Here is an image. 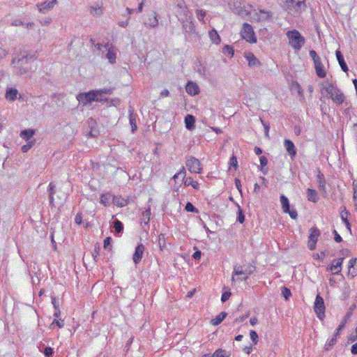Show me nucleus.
<instances>
[{
  "label": "nucleus",
  "mask_w": 357,
  "mask_h": 357,
  "mask_svg": "<svg viewBox=\"0 0 357 357\" xmlns=\"http://www.w3.org/2000/svg\"><path fill=\"white\" fill-rule=\"evenodd\" d=\"M241 36L243 39L246 40V41L249 43H254L257 42V38L252 26L248 23L243 24Z\"/></svg>",
  "instance_id": "nucleus-9"
},
{
  "label": "nucleus",
  "mask_w": 357,
  "mask_h": 357,
  "mask_svg": "<svg viewBox=\"0 0 357 357\" xmlns=\"http://www.w3.org/2000/svg\"><path fill=\"white\" fill-rule=\"evenodd\" d=\"M229 355L226 352V351L222 350V349L216 350L212 355V357H229Z\"/></svg>",
  "instance_id": "nucleus-48"
},
{
  "label": "nucleus",
  "mask_w": 357,
  "mask_h": 357,
  "mask_svg": "<svg viewBox=\"0 0 357 357\" xmlns=\"http://www.w3.org/2000/svg\"><path fill=\"white\" fill-rule=\"evenodd\" d=\"M112 203L117 206L123 207L128 204L127 199L122 198L121 197H116L112 195Z\"/></svg>",
  "instance_id": "nucleus-27"
},
{
  "label": "nucleus",
  "mask_w": 357,
  "mask_h": 357,
  "mask_svg": "<svg viewBox=\"0 0 357 357\" xmlns=\"http://www.w3.org/2000/svg\"><path fill=\"white\" fill-rule=\"evenodd\" d=\"M310 56L312 59L313 61L320 59V57L317 55L316 51H314V50L310 51Z\"/></svg>",
  "instance_id": "nucleus-61"
},
{
  "label": "nucleus",
  "mask_w": 357,
  "mask_h": 357,
  "mask_svg": "<svg viewBox=\"0 0 357 357\" xmlns=\"http://www.w3.org/2000/svg\"><path fill=\"white\" fill-rule=\"evenodd\" d=\"M39 349L46 357H51L54 353L53 349L50 347H45L43 349L42 347L40 346Z\"/></svg>",
  "instance_id": "nucleus-42"
},
{
  "label": "nucleus",
  "mask_w": 357,
  "mask_h": 357,
  "mask_svg": "<svg viewBox=\"0 0 357 357\" xmlns=\"http://www.w3.org/2000/svg\"><path fill=\"white\" fill-rule=\"evenodd\" d=\"M229 165H230V167H234L235 169L237 168V167H238V162H237V158H236V156L232 155L230 158Z\"/></svg>",
  "instance_id": "nucleus-56"
},
{
  "label": "nucleus",
  "mask_w": 357,
  "mask_h": 357,
  "mask_svg": "<svg viewBox=\"0 0 357 357\" xmlns=\"http://www.w3.org/2000/svg\"><path fill=\"white\" fill-rule=\"evenodd\" d=\"M11 25L14 26H22L24 25V22L21 20L15 19L11 22Z\"/></svg>",
  "instance_id": "nucleus-63"
},
{
  "label": "nucleus",
  "mask_w": 357,
  "mask_h": 357,
  "mask_svg": "<svg viewBox=\"0 0 357 357\" xmlns=\"http://www.w3.org/2000/svg\"><path fill=\"white\" fill-rule=\"evenodd\" d=\"M227 316V312H222L218 315H217L214 319H211V323L213 326H218L226 318Z\"/></svg>",
  "instance_id": "nucleus-31"
},
{
  "label": "nucleus",
  "mask_w": 357,
  "mask_h": 357,
  "mask_svg": "<svg viewBox=\"0 0 357 357\" xmlns=\"http://www.w3.org/2000/svg\"><path fill=\"white\" fill-rule=\"evenodd\" d=\"M186 166L191 173L200 174L202 169L200 161L192 156L187 159Z\"/></svg>",
  "instance_id": "nucleus-10"
},
{
  "label": "nucleus",
  "mask_w": 357,
  "mask_h": 357,
  "mask_svg": "<svg viewBox=\"0 0 357 357\" xmlns=\"http://www.w3.org/2000/svg\"><path fill=\"white\" fill-rule=\"evenodd\" d=\"M100 245L98 244H96L95 248H94V252L92 254L95 261H97L98 260V257L100 254Z\"/></svg>",
  "instance_id": "nucleus-55"
},
{
  "label": "nucleus",
  "mask_w": 357,
  "mask_h": 357,
  "mask_svg": "<svg viewBox=\"0 0 357 357\" xmlns=\"http://www.w3.org/2000/svg\"><path fill=\"white\" fill-rule=\"evenodd\" d=\"M222 52L230 57L234 56V50L232 47L229 45H225L222 49Z\"/></svg>",
  "instance_id": "nucleus-49"
},
{
  "label": "nucleus",
  "mask_w": 357,
  "mask_h": 357,
  "mask_svg": "<svg viewBox=\"0 0 357 357\" xmlns=\"http://www.w3.org/2000/svg\"><path fill=\"white\" fill-rule=\"evenodd\" d=\"M195 118L190 114H188L185 117V127L188 130H192L195 128Z\"/></svg>",
  "instance_id": "nucleus-26"
},
{
  "label": "nucleus",
  "mask_w": 357,
  "mask_h": 357,
  "mask_svg": "<svg viewBox=\"0 0 357 357\" xmlns=\"http://www.w3.org/2000/svg\"><path fill=\"white\" fill-rule=\"evenodd\" d=\"M112 200V195L109 193L102 194L100 197V203L105 206H109Z\"/></svg>",
  "instance_id": "nucleus-33"
},
{
  "label": "nucleus",
  "mask_w": 357,
  "mask_h": 357,
  "mask_svg": "<svg viewBox=\"0 0 357 357\" xmlns=\"http://www.w3.org/2000/svg\"><path fill=\"white\" fill-rule=\"evenodd\" d=\"M18 91L15 88H8L6 91L5 98L10 102H13L17 98Z\"/></svg>",
  "instance_id": "nucleus-18"
},
{
  "label": "nucleus",
  "mask_w": 357,
  "mask_h": 357,
  "mask_svg": "<svg viewBox=\"0 0 357 357\" xmlns=\"http://www.w3.org/2000/svg\"><path fill=\"white\" fill-rule=\"evenodd\" d=\"M77 99L83 105L91 103L92 101L105 102L107 100V98H99L96 90H91L87 93H80L77 96Z\"/></svg>",
  "instance_id": "nucleus-6"
},
{
  "label": "nucleus",
  "mask_w": 357,
  "mask_h": 357,
  "mask_svg": "<svg viewBox=\"0 0 357 357\" xmlns=\"http://www.w3.org/2000/svg\"><path fill=\"white\" fill-rule=\"evenodd\" d=\"M287 36L289 45L295 50H300L305 44V38L297 30L287 31Z\"/></svg>",
  "instance_id": "nucleus-3"
},
{
  "label": "nucleus",
  "mask_w": 357,
  "mask_h": 357,
  "mask_svg": "<svg viewBox=\"0 0 357 357\" xmlns=\"http://www.w3.org/2000/svg\"><path fill=\"white\" fill-rule=\"evenodd\" d=\"M319 235L320 231L317 228L312 227L310 229V234L308 241V248L310 250L315 249L316 243Z\"/></svg>",
  "instance_id": "nucleus-12"
},
{
  "label": "nucleus",
  "mask_w": 357,
  "mask_h": 357,
  "mask_svg": "<svg viewBox=\"0 0 357 357\" xmlns=\"http://www.w3.org/2000/svg\"><path fill=\"white\" fill-rule=\"evenodd\" d=\"M317 179L319 190L320 191L326 192V181H325L324 175L321 172H319V173L317 175Z\"/></svg>",
  "instance_id": "nucleus-23"
},
{
  "label": "nucleus",
  "mask_w": 357,
  "mask_h": 357,
  "mask_svg": "<svg viewBox=\"0 0 357 357\" xmlns=\"http://www.w3.org/2000/svg\"><path fill=\"white\" fill-rule=\"evenodd\" d=\"M282 294L286 300H288L289 298L291 296L290 289L286 287H283L282 288Z\"/></svg>",
  "instance_id": "nucleus-52"
},
{
  "label": "nucleus",
  "mask_w": 357,
  "mask_h": 357,
  "mask_svg": "<svg viewBox=\"0 0 357 357\" xmlns=\"http://www.w3.org/2000/svg\"><path fill=\"white\" fill-rule=\"evenodd\" d=\"M55 185L53 183H50L49 184V199L50 204L53 206H54V194L55 192Z\"/></svg>",
  "instance_id": "nucleus-39"
},
{
  "label": "nucleus",
  "mask_w": 357,
  "mask_h": 357,
  "mask_svg": "<svg viewBox=\"0 0 357 357\" xmlns=\"http://www.w3.org/2000/svg\"><path fill=\"white\" fill-rule=\"evenodd\" d=\"M35 130L33 129H26L22 130L20 135L24 140L29 142V139L34 135Z\"/></svg>",
  "instance_id": "nucleus-29"
},
{
  "label": "nucleus",
  "mask_w": 357,
  "mask_h": 357,
  "mask_svg": "<svg viewBox=\"0 0 357 357\" xmlns=\"http://www.w3.org/2000/svg\"><path fill=\"white\" fill-rule=\"evenodd\" d=\"M196 15L199 21L204 23V18L206 15V12L202 9H198L196 10Z\"/></svg>",
  "instance_id": "nucleus-46"
},
{
  "label": "nucleus",
  "mask_w": 357,
  "mask_h": 357,
  "mask_svg": "<svg viewBox=\"0 0 357 357\" xmlns=\"http://www.w3.org/2000/svg\"><path fill=\"white\" fill-rule=\"evenodd\" d=\"M150 215H151V210L150 208L144 211L142 213L141 218V224H144L145 225H148L150 221ZM142 228L144 229V225H142Z\"/></svg>",
  "instance_id": "nucleus-30"
},
{
  "label": "nucleus",
  "mask_w": 357,
  "mask_h": 357,
  "mask_svg": "<svg viewBox=\"0 0 357 357\" xmlns=\"http://www.w3.org/2000/svg\"><path fill=\"white\" fill-rule=\"evenodd\" d=\"M353 199L355 202L356 211H357V178L353 181Z\"/></svg>",
  "instance_id": "nucleus-41"
},
{
  "label": "nucleus",
  "mask_w": 357,
  "mask_h": 357,
  "mask_svg": "<svg viewBox=\"0 0 357 357\" xmlns=\"http://www.w3.org/2000/svg\"><path fill=\"white\" fill-rule=\"evenodd\" d=\"M175 15L179 22L186 19L190 20L192 14L189 10L185 2L183 0L178 1L175 6Z\"/></svg>",
  "instance_id": "nucleus-5"
},
{
  "label": "nucleus",
  "mask_w": 357,
  "mask_h": 357,
  "mask_svg": "<svg viewBox=\"0 0 357 357\" xmlns=\"http://www.w3.org/2000/svg\"><path fill=\"white\" fill-rule=\"evenodd\" d=\"M328 253L327 250L321 251L320 253L317 255V259L323 261Z\"/></svg>",
  "instance_id": "nucleus-64"
},
{
  "label": "nucleus",
  "mask_w": 357,
  "mask_h": 357,
  "mask_svg": "<svg viewBox=\"0 0 357 357\" xmlns=\"http://www.w3.org/2000/svg\"><path fill=\"white\" fill-rule=\"evenodd\" d=\"M195 70L201 75H205L206 74V67L204 66L200 62H198V63L195 65Z\"/></svg>",
  "instance_id": "nucleus-45"
},
{
  "label": "nucleus",
  "mask_w": 357,
  "mask_h": 357,
  "mask_svg": "<svg viewBox=\"0 0 357 357\" xmlns=\"http://www.w3.org/2000/svg\"><path fill=\"white\" fill-rule=\"evenodd\" d=\"M355 307H356L355 304L352 305L349 307V309L347 311L346 315L344 316L342 321L341 322V324L339 325V326L336 329V335H339L340 332L344 328L346 323L350 319L351 317L352 316L353 310L355 309Z\"/></svg>",
  "instance_id": "nucleus-14"
},
{
  "label": "nucleus",
  "mask_w": 357,
  "mask_h": 357,
  "mask_svg": "<svg viewBox=\"0 0 357 357\" xmlns=\"http://www.w3.org/2000/svg\"><path fill=\"white\" fill-rule=\"evenodd\" d=\"M333 234H334V240L337 242V243H340L341 241H342V237L340 236V234L337 232L336 230H333Z\"/></svg>",
  "instance_id": "nucleus-62"
},
{
  "label": "nucleus",
  "mask_w": 357,
  "mask_h": 357,
  "mask_svg": "<svg viewBox=\"0 0 357 357\" xmlns=\"http://www.w3.org/2000/svg\"><path fill=\"white\" fill-rule=\"evenodd\" d=\"M158 245L161 251L166 248V239L164 234H160L158 236Z\"/></svg>",
  "instance_id": "nucleus-40"
},
{
  "label": "nucleus",
  "mask_w": 357,
  "mask_h": 357,
  "mask_svg": "<svg viewBox=\"0 0 357 357\" xmlns=\"http://www.w3.org/2000/svg\"><path fill=\"white\" fill-rule=\"evenodd\" d=\"M209 37L211 40L215 44H219L220 43V37L217 31L214 29L209 31Z\"/></svg>",
  "instance_id": "nucleus-36"
},
{
  "label": "nucleus",
  "mask_w": 357,
  "mask_h": 357,
  "mask_svg": "<svg viewBox=\"0 0 357 357\" xmlns=\"http://www.w3.org/2000/svg\"><path fill=\"white\" fill-rule=\"evenodd\" d=\"M90 13L93 16H100L102 14V6L98 4H94L89 8Z\"/></svg>",
  "instance_id": "nucleus-28"
},
{
  "label": "nucleus",
  "mask_w": 357,
  "mask_h": 357,
  "mask_svg": "<svg viewBox=\"0 0 357 357\" xmlns=\"http://www.w3.org/2000/svg\"><path fill=\"white\" fill-rule=\"evenodd\" d=\"M185 209L188 212L198 213L197 208H196L191 202H188L186 204Z\"/></svg>",
  "instance_id": "nucleus-53"
},
{
  "label": "nucleus",
  "mask_w": 357,
  "mask_h": 357,
  "mask_svg": "<svg viewBox=\"0 0 357 357\" xmlns=\"http://www.w3.org/2000/svg\"><path fill=\"white\" fill-rule=\"evenodd\" d=\"M98 93V96H102L104 94L110 95L113 92V89L112 88L103 89L100 90H96Z\"/></svg>",
  "instance_id": "nucleus-54"
},
{
  "label": "nucleus",
  "mask_w": 357,
  "mask_h": 357,
  "mask_svg": "<svg viewBox=\"0 0 357 357\" xmlns=\"http://www.w3.org/2000/svg\"><path fill=\"white\" fill-rule=\"evenodd\" d=\"M111 242H112V238L111 237H107L104 240V248L105 249L110 248L112 247Z\"/></svg>",
  "instance_id": "nucleus-58"
},
{
  "label": "nucleus",
  "mask_w": 357,
  "mask_h": 357,
  "mask_svg": "<svg viewBox=\"0 0 357 357\" xmlns=\"http://www.w3.org/2000/svg\"><path fill=\"white\" fill-rule=\"evenodd\" d=\"M343 258H339L333 261L332 265L328 268V270L335 271L334 274H338L341 271V266L343 261Z\"/></svg>",
  "instance_id": "nucleus-19"
},
{
  "label": "nucleus",
  "mask_w": 357,
  "mask_h": 357,
  "mask_svg": "<svg viewBox=\"0 0 357 357\" xmlns=\"http://www.w3.org/2000/svg\"><path fill=\"white\" fill-rule=\"evenodd\" d=\"M245 57L248 60V66L250 67H255V66H260V64H261L259 59L252 52L245 53Z\"/></svg>",
  "instance_id": "nucleus-20"
},
{
  "label": "nucleus",
  "mask_w": 357,
  "mask_h": 357,
  "mask_svg": "<svg viewBox=\"0 0 357 357\" xmlns=\"http://www.w3.org/2000/svg\"><path fill=\"white\" fill-rule=\"evenodd\" d=\"M113 227L114 229V232H115V234L116 235H120L123 233V223L116 219L114 222H113Z\"/></svg>",
  "instance_id": "nucleus-32"
},
{
  "label": "nucleus",
  "mask_w": 357,
  "mask_h": 357,
  "mask_svg": "<svg viewBox=\"0 0 357 357\" xmlns=\"http://www.w3.org/2000/svg\"><path fill=\"white\" fill-rule=\"evenodd\" d=\"M259 161H260V165L261 166V171L264 174H266L268 172V169H264V167L267 165L268 159L266 156L262 155L259 158Z\"/></svg>",
  "instance_id": "nucleus-44"
},
{
  "label": "nucleus",
  "mask_w": 357,
  "mask_h": 357,
  "mask_svg": "<svg viewBox=\"0 0 357 357\" xmlns=\"http://www.w3.org/2000/svg\"><path fill=\"white\" fill-rule=\"evenodd\" d=\"M260 120L264 127L265 135L266 137H268V132L270 129L269 124L267 122L264 121L261 119H260Z\"/></svg>",
  "instance_id": "nucleus-60"
},
{
  "label": "nucleus",
  "mask_w": 357,
  "mask_h": 357,
  "mask_svg": "<svg viewBox=\"0 0 357 357\" xmlns=\"http://www.w3.org/2000/svg\"><path fill=\"white\" fill-rule=\"evenodd\" d=\"M231 292L230 291H225L222 294V296H221V301L222 303H225V301H227L230 296H231Z\"/></svg>",
  "instance_id": "nucleus-59"
},
{
  "label": "nucleus",
  "mask_w": 357,
  "mask_h": 357,
  "mask_svg": "<svg viewBox=\"0 0 357 357\" xmlns=\"http://www.w3.org/2000/svg\"><path fill=\"white\" fill-rule=\"evenodd\" d=\"M320 91L322 94L326 92L328 97L337 105L342 104L345 100V96L342 91L335 86L332 82L327 81L321 84Z\"/></svg>",
  "instance_id": "nucleus-2"
},
{
  "label": "nucleus",
  "mask_w": 357,
  "mask_h": 357,
  "mask_svg": "<svg viewBox=\"0 0 357 357\" xmlns=\"http://www.w3.org/2000/svg\"><path fill=\"white\" fill-rule=\"evenodd\" d=\"M34 144H35V139L29 141L26 144L22 146V152H24V153L27 152L34 145Z\"/></svg>",
  "instance_id": "nucleus-51"
},
{
  "label": "nucleus",
  "mask_w": 357,
  "mask_h": 357,
  "mask_svg": "<svg viewBox=\"0 0 357 357\" xmlns=\"http://www.w3.org/2000/svg\"><path fill=\"white\" fill-rule=\"evenodd\" d=\"M186 92L190 95H197L199 92V89L197 84L192 82H188L185 86Z\"/></svg>",
  "instance_id": "nucleus-22"
},
{
  "label": "nucleus",
  "mask_w": 357,
  "mask_h": 357,
  "mask_svg": "<svg viewBox=\"0 0 357 357\" xmlns=\"http://www.w3.org/2000/svg\"><path fill=\"white\" fill-rule=\"evenodd\" d=\"M245 273H247V271H243L242 266H236L234 267V272L232 274L231 282H234L236 280V279L235 278L236 275H243V274H245ZM240 280V279L238 278L237 280Z\"/></svg>",
  "instance_id": "nucleus-34"
},
{
  "label": "nucleus",
  "mask_w": 357,
  "mask_h": 357,
  "mask_svg": "<svg viewBox=\"0 0 357 357\" xmlns=\"http://www.w3.org/2000/svg\"><path fill=\"white\" fill-rule=\"evenodd\" d=\"M284 145L286 148L287 151L291 156V160H294L296 155L297 150L292 141L289 139H285L284 141Z\"/></svg>",
  "instance_id": "nucleus-15"
},
{
  "label": "nucleus",
  "mask_w": 357,
  "mask_h": 357,
  "mask_svg": "<svg viewBox=\"0 0 357 357\" xmlns=\"http://www.w3.org/2000/svg\"><path fill=\"white\" fill-rule=\"evenodd\" d=\"M337 59L342 68V70L347 73L349 70L348 66L344 59V56L340 50H337L335 52Z\"/></svg>",
  "instance_id": "nucleus-24"
},
{
  "label": "nucleus",
  "mask_w": 357,
  "mask_h": 357,
  "mask_svg": "<svg viewBox=\"0 0 357 357\" xmlns=\"http://www.w3.org/2000/svg\"><path fill=\"white\" fill-rule=\"evenodd\" d=\"M250 339L252 340L253 343L257 344L258 342V338H259L257 332L255 331H251L250 332Z\"/></svg>",
  "instance_id": "nucleus-57"
},
{
  "label": "nucleus",
  "mask_w": 357,
  "mask_h": 357,
  "mask_svg": "<svg viewBox=\"0 0 357 357\" xmlns=\"http://www.w3.org/2000/svg\"><path fill=\"white\" fill-rule=\"evenodd\" d=\"M104 47L107 50L106 58L109 60V61L111 63H114L116 62V52L115 48L111 46L109 43L105 44L104 45Z\"/></svg>",
  "instance_id": "nucleus-16"
},
{
  "label": "nucleus",
  "mask_w": 357,
  "mask_h": 357,
  "mask_svg": "<svg viewBox=\"0 0 357 357\" xmlns=\"http://www.w3.org/2000/svg\"><path fill=\"white\" fill-rule=\"evenodd\" d=\"M280 202H281L282 208L284 213H289V216L292 219H294V220L296 219L297 215H298L297 211L295 209H291V210L290 209V204H289V199L285 195H282L280 196Z\"/></svg>",
  "instance_id": "nucleus-11"
},
{
  "label": "nucleus",
  "mask_w": 357,
  "mask_h": 357,
  "mask_svg": "<svg viewBox=\"0 0 357 357\" xmlns=\"http://www.w3.org/2000/svg\"><path fill=\"white\" fill-rule=\"evenodd\" d=\"M316 73L319 77L323 78L326 77V71L324 69V65L321 63V59L314 61Z\"/></svg>",
  "instance_id": "nucleus-21"
},
{
  "label": "nucleus",
  "mask_w": 357,
  "mask_h": 357,
  "mask_svg": "<svg viewBox=\"0 0 357 357\" xmlns=\"http://www.w3.org/2000/svg\"><path fill=\"white\" fill-rule=\"evenodd\" d=\"M36 60V55L26 52L21 53L17 58L13 59L11 63L17 64L18 67V73L20 75H26L32 71L31 63Z\"/></svg>",
  "instance_id": "nucleus-1"
},
{
  "label": "nucleus",
  "mask_w": 357,
  "mask_h": 357,
  "mask_svg": "<svg viewBox=\"0 0 357 357\" xmlns=\"http://www.w3.org/2000/svg\"><path fill=\"white\" fill-rule=\"evenodd\" d=\"M325 305L323 298L318 294L316 296L314 310L320 320H323L325 317Z\"/></svg>",
  "instance_id": "nucleus-7"
},
{
  "label": "nucleus",
  "mask_w": 357,
  "mask_h": 357,
  "mask_svg": "<svg viewBox=\"0 0 357 357\" xmlns=\"http://www.w3.org/2000/svg\"><path fill=\"white\" fill-rule=\"evenodd\" d=\"M306 7L305 0H286L285 10L293 15L300 14Z\"/></svg>",
  "instance_id": "nucleus-4"
},
{
  "label": "nucleus",
  "mask_w": 357,
  "mask_h": 357,
  "mask_svg": "<svg viewBox=\"0 0 357 357\" xmlns=\"http://www.w3.org/2000/svg\"><path fill=\"white\" fill-rule=\"evenodd\" d=\"M129 121L131 126V130L132 132H135L137 129V123H136V114H134L132 112L130 113L129 115Z\"/></svg>",
  "instance_id": "nucleus-38"
},
{
  "label": "nucleus",
  "mask_w": 357,
  "mask_h": 357,
  "mask_svg": "<svg viewBox=\"0 0 357 357\" xmlns=\"http://www.w3.org/2000/svg\"><path fill=\"white\" fill-rule=\"evenodd\" d=\"M144 250L145 246L142 243L137 245L135 248V252L132 255V260L135 264H138L141 261Z\"/></svg>",
  "instance_id": "nucleus-13"
},
{
  "label": "nucleus",
  "mask_w": 357,
  "mask_h": 357,
  "mask_svg": "<svg viewBox=\"0 0 357 357\" xmlns=\"http://www.w3.org/2000/svg\"><path fill=\"white\" fill-rule=\"evenodd\" d=\"M237 220L241 224L243 223L245 221V215L243 213V210L241 208V207L239 206H238Z\"/></svg>",
  "instance_id": "nucleus-50"
},
{
  "label": "nucleus",
  "mask_w": 357,
  "mask_h": 357,
  "mask_svg": "<svg viewBox=\"0 0 357 357\" xmlns=\"http://www.w3.org/2000/svg\"><path fill=\"white\" fill-rule=\"evenodd\" d=\"M183 184L185 186L191 185L194 189L198 190L199 188V184L197 181L193 180L192 177H188L183 181Z\"/></svg>",
  "instance_id": "nucleus-35"
},
{
  "label": "nucleus",
  "mask_w": 357,
  "mask_h": 357,
  "mask_svg": "<svg viewBox=\"0 0 357 357\" xmlns=\"http://www.w3.org/2000/svg\"><path fill=\"white\" fill-rule=\"evenodd\" d=\"M56 0H52L51 1H49V2L45 1L40 4H38V7L39 8V11L40 13H45L48 10L53 8V7L56 4Z\"/></svg>",
  "instance_id": "nucleus-17"
},
{
  "label": "nucleus",
  "mask_w": 357,
  "mask_h": 357,
  "mask_svg": "<svg viewBox=\"0 0 357 357\" xmlns=\"http://www.w3.org/2000/svg\"><path fill=\"white\" fill-rule=\"evenodd\" d=\"M180 22L182 24V27L185 32V36L186 39L191 38L192 36L196 34V29L193 23L192 16L190 20L186 19Z\"/></svg>",
  "instance_id": "nucleus-8"
},
{
  "label": "nucleus",
  "mask_w": 357,
  "mask_h": 357,
  "mask_svg": "<svg viewBox=\"0 0 357 357\" xmlns=\"http://www.w3.org/2000/svg\"><path fill=\"white\" fill-rule=\"evenodd\" d=\"M349 273L352 276L357 275V258H352L349 263Z\"/></svg>",
  "instance_id": "nucleus-25"
},
{
  "label": "nucleus",
  "mask_w": 357,
  "mask_h": 357,
  "mask_svg": "<svg viewBox=\"0 0 357 357\" xmlns=\"http://www.w3.org/2000/svg\"><path fill=\"white\" fill-rule=\"evenodd\" d=\"M337 336V335H336L335 333V335L331 340H328V342L325 344V350L329 351L331 349V347L336 343Z\"/></svg>",
  "instance_id": "nucleus-43"
},
{
  "label": "nucleus",
  "mask_w": 357,
  "mask_h": 357,
  "mask_svg": "<svg viewBox=\"0 0 357 357\" xmlns=\"http://www.w3.org/2000/svg\"><path fill=\"white\" fill-rule=\"evenodd\" d=\"M146 26H149L151 27H155L158 24V20L157 19V16L155 15L153 18L149 20V22L144 23Z\"/></svg>",
  "instance_id": "nucleus-47"
},
{
  "label": "nucleus",
  "mask_w": 357,
  "mask_h": 357,
  "mask_svg": "<svg viewBox=\"0 0 357 357\" xmlns=\"http://www.w3.org/2000/svg\"><path fill=\"white\" fill-rule=\"evenodd\" d=\"M307 199L312 202H317L318 200V195L314 190L308 188L307 190Z\"/></svg>",
  "instance_id": "nucleus-37"
}]
</instances>
